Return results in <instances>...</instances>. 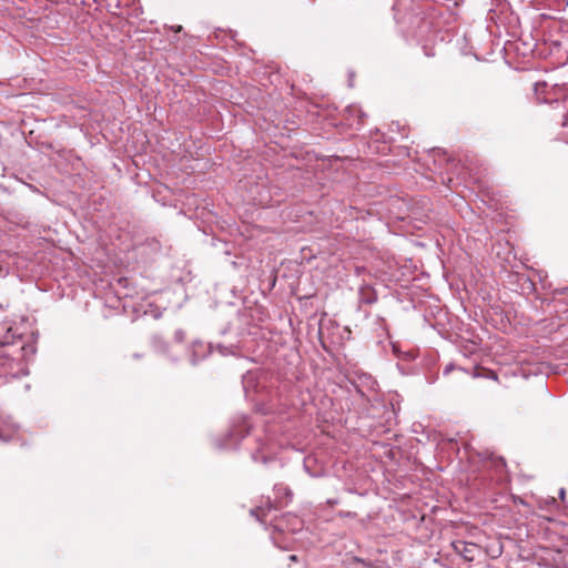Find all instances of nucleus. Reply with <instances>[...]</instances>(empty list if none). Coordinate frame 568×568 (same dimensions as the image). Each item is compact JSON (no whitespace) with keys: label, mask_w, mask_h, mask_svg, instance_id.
Masks as SVG:
<instances>
[{"label":"nucleus","mask_w":568,"mask_h":568,"mask_svg":"<svg viewBox=\"0 0 568 568\" xmlns=\"http://www.w3.org/2000/svg\"><path fill=\"white\" fill-rule=\"evenodd\" d=\"M398 23L407 24L409 32H448L443 30L442 20L433 14L428 18L422 16L424 12L414 0H397L393 7Z\"/></svg>","instance_id":"1"},{"label":"nucleus","mask_w":568,"mask_h":568,"mask_svg":"<svg viewBox=\"0 0 568 568\" xmlns=\"http://www.w3.org/2000/svg\"><path fill=\"white\" fill-rule=\"evenodd\" d=\"M500 52L508 59H528L534 57L537 47V38H511L506 40L503 45L497 43Z\"/></svg>","instance_id":"2"},{"label":"nucleus","mask_w":568,"mask_h":568,"mask_svg":"<svg viewBox=\"0 0 568 568\" xmlns=\"http://www.w3.org/2000/svg\"><path fill=\"white\" fill-rule=\"evenodd\" d=\"M478 43L468 42V38H458L457 45L460 48L462 54H473L476 60H487L489 55L498 49L491 38H475Z\"/></svg>","instance_id":"3"},{"label":"nucleus","mask_w":568,"mask_h":568,"mask_svg":"<svg viewBox=\"0 0 568 568\" xmlns=\"http://www.w3.org/2000/svg\"><path fill=\"white\" fill-rule=\"evenodd\" d=\"M452 547L458 555H460L467 561H473L479 551V547L477 544L464 540L453 541Z\"/></svg>","instance_id":"4"},{"label":"nucleus","mask_w":568,"mask_h":568,"mask_svg":"<svg viewBox=\"0 0 568 568\" xmlns=\"http://www.w3.org/2000/svg\"><path fill=\"white\" fill-rule=\"evenodd\" d=\"M349 565L354 568H373L372 562L361 559L358 557H353L349 561Z\"/></svg>","instance_id":"5"},{"label":"nucleus","mask_w":568,"mask_h":568,"mask_svg":"<svg viewBox=\"0 0 568 568\" xmlns=\"http://www.w3.org/2000/svg\"><path fill=\"white\" fill-rule=\"evenodd\" d=\"M422 48L424 50L425 55L432 57L434 55L433 52L428 51L429 47H433L435 43V38H423Z\"/></svg>","instance_id":"6"},{"label":"nucleus","mask_w":568,"mask_h":568,"mask_svg":"<svg viewBox=\"0 0 568 568\" xmlns=\"http://www.w3.org/2000/svg\"><path fill=\"white\" fill-rule=\"evenodd\" d=\"M14 336L16 335L12 333V328L8 327L7 334L0 339V343L3 345L11 344V343H13Z\"/></svg>","instance_id":"7"},{"label":"nucleus","mask_w":568,"mask_h":568,"mask_svg":"<svg viewBox=\"0 0 568 568\" xmlns=\"http://www.w3.org/2000/svg\"><path fill=\"white\" fill-rule=\"evenodd\" d=\"M547 87H548L547 82L537 81L534 85L536 94L537 95L542 94L546 91Z\"/></svg>","instance_id":"8"},{"label":"nucleus","mask_w":568,"mask_h":568,"mask_svg":"<svg viewBox=\"0 0 568 568\" xmlns=\"http://www.w3.org/2000/svg\"><path fill=\"white\" fill-rule=\"evenodd\" d=\"M260 513H264L263 508H255V509H251V515L252 516H255L258 520L262 521V518H261V514ZM262 516H264V514H262Z\"/></svg>","instance_id":"9"},{"label":"nucleus","mask_w":568,"mask_h":568,"mask_svg":"<svg viewBox=\"0 0 568 568\" xmlns=\"http://www.w3.org/2000/svg\"><path fill=\"white\" fill-rule=\"evenodd\" d=\"M175 338L176 341L182 342L184 339V333L181 329L176 331Z\"/></svg>","instance_id":"10"},{"label":"nucleus","mask_w":568,"mask_h":568,"mask_svg":"<svg viewBox=\"0 0 568 568\" xmlns=\"http://www.w3.org/2000/svg\"><path fill=\"white\" fill-rule=\"evenodd\" d=\"M560 32L568 33V23L567 22H562L560 24Z\"/></svg>","instance_id":"11"},{"label":"nucleus","mask_w":568,"mask_h":568,"mask_svg":"<svg viewBox=\"0 0 568 568\" xmlns=\"http://www.w3.org/2000/svg\"><path fill=\"white\" fill-rule=\"evenodd\" d=\"M0 439L3 440V442L10 440V437H6L4 434H3V430L1 428H0Z\"/></svg>","instance_id":"12"},{"label":"nucleus","mask_w":568,"mask_h":568,"mask_svg":"<svg viewBox=\"0 0 568 568\" xmlns=\"http://www.w3.org/2000/svg\"><path fill=\"white\" fill-rule=\"evenodd\" d=\"M172 31H173L174 33H179V32H181V31H182V26H175V27H172Z\"/></svg>","instance_id":"13"},{"label":"nucleus","mask_w":568,"mask_h":568,"mask_svg":"<svg viewBox=\"0 0 568 568\" xmlns=\"http://www.w3.org/2000/svg\"><path fill=\"white\" fill-rule=\"evenodd\" d=\"M347 111H348V112H354V113L361 112V110H359L358 108H356V106H349V108L347 109Z\"/></svg>","instance_id":"14"},{"label":"nucleus","mask_w":568,"mask_h":568,"mask_svg":"<svg viewBox=\"0 0 568 568\" xmlns=\"http://www.w3.org/2000/svg\"><path fill=\"white\" fill-rule=\"evenodd\" d=\"M561 124H562L564 126H568V115H564V116H562V122H561Z\"/></svg>","instance_id":"15"},{"label":"nucleus","mask_w":568,"mask_h":568,"mask_svg":"<svg viewBox=\"0 0 568 568\" xmlns=\"http://www.w3.org/2000/svg\"><path fill=\"white\" fill-rule=\"evenodd\" d=\"M353 78H354V73L349 72V83H348L349 87H353Z\"/></svg>","instance_id":"16"},{"label":"nucleus","mask_w":568,"mask_h":568,"mask_svg":"<svg viewBox=\"0 0 568 568\" xmlns=\"http://www.w3.org/2000/svg\"><path fill=\"white\" fill-rule=\"evenodd\" d=\"M488 377H489V378H491V379H495V381L497 379V375H496V373H494V372H490V373L488 374Z\"/></svg>","instance_id":"17"},{"label":"nucleus","mask_w":568,"mask_h":568,"mask_svg":"<svg viewBox=\"0 0 568 568\" xmlns=\"http://www.w3.org/2000/svg\"><path fill=\"white\" fill-rule=\"evenodd\" d=\"M565 494H566L565 489H564V488H560V490H559V496H560V498H561V499H564V498H565Z\"/></svg>","instance_id":"18"},{"label":"nucleus","mask_w":568,"mask_h":568,"mask_svg":"<svg viewBox=\"0 0 568 568\" xmlns=\"http://www.w3.org/2000/svg\"><path fill=\"white\" fill-rule=\"evenodd\" d=\"M549 503H550L551 505H556V504H557V500H556L554 497H551V498H550V500H549Z\"/></svg>","instance_id":"19"},{"label":"nucleus","mask_w":568,"mask_h":568,"mask_svg":"<svg viewBox=\"0 0 568 568\" xmlns=\"http://www.w3.org/2000/svg\"><path fill=\"white\" fill-rule=\"evenodd\" d=\"M565 45L568 47V38H565ZM567 60H568V51H567Z\"/></svg>","instance_id":"20"},{"label":"nucleus","mask_w":568,"mask_h":568,"mask_svg":"<svg viewBox=\"0 0 568 568\" xmlns=\"http://www.w3.org/2000/svg\"><path fill=\"white\" fill-rule=\"evenodd\" d=\"M290 560L295 561L296 560V556L295 555H291L290 556Z\"/></svg>","instance_id":"21"},{"label":"nucleus","mask_w":568,"mask_h":568,"mask_svg":"<svg viewBox=\"0 0 568 568\" xmlns=\"http://www.w3.org/2000/svg\"><path fill=\"white\" fill-rule=\"evenodd\" d=\"M191 362L194 365V364H196L197 361L195 358H192Z\"/></svg>","instance_id":"22"},{"label":"nucleus","mask_w":568,"mask_h":568,"mask_svg":"<svg viewBox=\"0 0 568 568\" xmlns=\"http://www.w3.org/2000/svg\"><path fill=\"white\" fill-rule=\"evenodd\" d=\"M328 503H329V504H332V505H335V504H336V501H335V500H328Z\"/></svg>","instance_id":"23"},{"label":"nucleus","mask_w":568,"mask_h":568,"mask_svg":"<svg viewBox=\"0 0 568 568\" xmlns=\"http://www.w3.org/2000/svg\"><path fill=\"white\" fill-rule=\"evenodd\" d=\"M448 371H450V367H446V369H445V374H447V373H448Z\"/></svg>","instance_id":"24"}]
</instances>
